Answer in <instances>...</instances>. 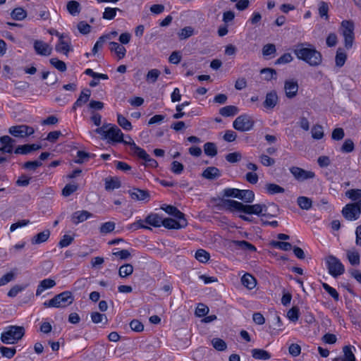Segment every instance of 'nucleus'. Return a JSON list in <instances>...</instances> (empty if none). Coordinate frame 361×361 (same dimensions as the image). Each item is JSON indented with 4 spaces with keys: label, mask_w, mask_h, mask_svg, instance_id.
I'll return each mask as SVG.
<instances>
[{
    "label": "nucleus",
    "mask_w": 361,
    "mask_h": 361,
    "mask_svg": "<svg viewBox=\"0 0 361 361\" xmlns=\"http://www.w3.org/2000/svg\"><path fill=\"white\" fill-rule=\"evenodd\" d=\"M219 201L216 206L219 209H225L230 212H241L247 214L267 216V206L264 204H245L240 202L230 199L213 198L212 202Z\"/></svg>",
    "instance_id": "obj_1"
},
{
    "label": "nucleus",
    "mask_w": 361,
    "mask_h": 361,
    "mask_svg": "<svg viewBox=\"0 0 361 361\" xmlns=\"http://www.w3.org/2000/svg\"><path fill=\"white\" fill-rule=\"evenodd\" d=\"M295 54L311 66H317L322 61V56L312 45L310 44H298L295 49Z\"/></svg>",
    "instance_id": "obj_2"
},
{
    "label": "nucleus",
    "mask_w": 361,
    "mask_h": 361,
    "mask_svg": "<svg viewBox=\"0 0 361 361\" xmlns=\"http://www.w3.org/2000/svg\"><path fill=\"white\" fill-rule=\"evenodd\" d=\"M74 298L70 291H63L43 303L44 307L64 308L73 303Z\"/></svg>",
    "instance_id": "obj_3"
},
{
    "label": "nucleus",
    "mask_w": 361,
    "mask_h": 361,
    "mask_svg": "<svg viewBox=\"0 0 361 361\" xmlns=\"http://www.w3.org/2000/svg\"><path fill=\"white\" fill-rule=\"evenodd\" d=\"M25 334V329L20 326H9L1 334V340L4 343L13 344L20 340Z\"/></svg>",
    "instance_id": "obj_4"
},
{
    "label": "nucleus",
    "mask_w": 361,
    "mask_h": 361,
    "mask_svg": "<svg viewBox=\"0 0 361 361\" xmlns=\"http://www.w3.org/2000/svg\"><path fill=\"white\" fill-rule=\"evenodd\" d=\"M341 34L344 37V45L347 49L353 47L354 42V28L355 25L352 20H343L341 22Z\"/></svg>",
    "instance_id": "obj_5"
},
{
    "label": "nucleus",
    "mask_w": 361,
    "mask_h": 361,
    "mask_svg": "<svg viewBox=\"0 0 361 361\" xmlns=\"http://www.w3.org/2000/svg\"><path fill=\"white\" fill-rule=\"evenodd\" d=\"M254 126V121L251 116L243 114L238 116L233 123V128L241 132L250 130Z\"/></svg>",
    "instance_id": "obj_6"
},
{
    "label": "nucleus",
    "mask_w": 361,
    "mask_h": 361,
    "mask_svg": "<svg viewBox=\"0 0 361 361\" xmlns=\"http://www.w3.org/2000/svg\"><path fill=\"white\" fill-rule=\"evenodd\" d=\"M326 262L329 274L334 277H337L344 273V266L336 257L329 256L326 259Z\"/></svg>",
    "instance_id": "obj_7"
},
{
    "label": "nucleus",
    "mask_w": 361,
    "mask_h": 361,
    "mask_svg": "<svg viewBox=\"0 0 361 361\" xmlns=\"http://www.w3.org/2000/svg\"><path fill=\"white\" fill-rule=\"evenodd\" d=\"M107 133V139L109 140V142H123L124 145H128V142L126 140H123V134L120 128L116 125L110 123Z\"/></svg>",
    "instance_id": "obj_8"
},
{
    "label": "nucleus",
    "mask_w": 361,
    "mask_h": 361,
    "mask_svg": "<svg viewBox=\"0 0 361 361\" xmlns=\"http://www.w3.org/2000/svg\"><path fill=\"white\" fill-rule=\"evenodd\" d=\"M8 131L13 136L17 137H25L35 133L32 127L26 125L11 126Z\"/></svg>",
    "instance_id": "obj_9"
},
{
    "label": "nucleus",
    "mask_w": 361,
    "mask_h": 361,
    "mask_svg": "<svg viewBox=\"0 0 361 361\" xmlns=\"http://www.w3.org/2000/svg\"><path fill=\"white\" fill-rule=\"evenodd\" d=\"M55 49L57 52L63 53L66 56H68V52L72 51L71 39L66 34L60 36Z\"/></svg>",
    "instance_id": "obj_10"
},
{
    "label": "nucleus",
    "mask_w": 361,
    "mask_h": 361,
    "mask_svg": "<svg viewBox=\"0 0 361 361\" xmlns=\"http://www.w3.org/2000/svg\"><path fill=\"white\" fill-rule=\"evenodd\" d=\"M361 212L355 205L350 204H346L342 209L343 216L348 221H355L359 219Z\"/></svg>",
    "instance_id": "obj_11"
},
{
    "label": "nucleus",
    "mask_w": 361,
    "mask_h": 361,
    "mask_svg": "<svg viewBox=\"0 0 361 361\" xmlns=\"http://www.w3.org/2000/svg\"><path fill=\"white\" fill-rule=\"evenodd\" d=\"M188 224L185 218L173 219L166 218L163 219L162 226L169 229H179L185 228Z\"/></svg>",
    "instance_id": "obj_12"
},
{
    "label": "nucleus",
    "mask_w": 361,
    "mask_h": 361,
    "mask_svg": "<svg viewBox=\"0 0 361 361\" xmlns=\"http://www.w3.org/2000/svg\"><path fill=\"white\" fill-rule=\"evenodd\" d=\"M128 192L130 197L134 200L146 202L149 200L150 195L147 190L135 188L129 190Z\"/></svg>",
    "instance_id": "obj_13"
},
{
    "label": "nucleus",
    "mask_w": 361,
    "mask_h": 361,
    "mask_svg": "<svg viewBox=\"0 0 361 361\" xmlns=\"http://www.w3.org/2000/svg\"><path fill=\"white\" fill-rule=\"evenodd\" d=\"M34 49L38 55L49 56L51 54L52 48L46 42L41 40H35Z\"/></svg>",
    "instance_id": "obj_14"
},
{
    "label": "nucleus",
    "mask_w": 361,
    "mask_h": 361,
    "mask_svg": "<svg viewBox=\"0 0 361 361\" xmlns=\"http://www.w3.org/2000/svg\"><path fill=\"white\" fill-rule=\"evenodd\" d=\"M353 349L355 350L354 346L345 345L343 348V355L334 358L332 361H355Z\"/></svg>",
    "instance_id": "obj_15"
},
{
    "label": "nucleus",
    "mask_w": 361,
    "mask_h": 361,
    "mask_svg": "<svg viewBox=\"0 0 361 361\" xmlns=\"http://www.w3.org/2000/svg\"><path fill=\"white\" fill-rule=\"evenodd\" d=\"M315 177V173L312 171H307L299 167H295V179L302 182L306 180L313 179Z\"/></svg>",
    "instance_id": "obj_16"
},
{
    "label": "nucleus",
    "mask_w": 361,
    "mask_h": 361,
    "mask_svg": "<svg viewBox=\"0 0 361 361\" xmlns=\"http://www.w3.org/2000/svg\"><path fill=\"white\" fill-rule=\"evenodd\" d=\"M0 142L2 147H0V152L3 153H12L15 140L8 135H4L0 137Z\"/></svg>",
    "instance_id": "obj_17"
},
{
    "label": "nucleus",
    "mask_w": 361,
    "mask_h": 361,
    "mask_svg": "<svg viewBox=\"0 0 361 361\" xmlns=\"http://www.w3.org/2000/svg\"><path fill=\"white\" fill-rule=\"evenodd\" d=\"M91 95V90L90 89H84L79 96V97L77 99L75 102L73 104V106L72 107L73 111H75L78 107H80L82 105H84L85 103H87Z\"/></svg>",
    "instance_id": "obj_18"
},
{
    "label": "nucleus",
    "mask_w": 361,
    "mask_h": 361,
    "mask_svg": "<svg viewBox=\"0 0 361 361\" xmlns=\"http://www.w3.org/2000/svg\"><path fill=\"white\" fill-rule=\"evenodd\" d=\"M277 102L278 96L276 91H271L267 94L263 105L266 109H272L276 105Z\"/></svg>",
    "instance_id": "obj_19"
},
{
    "label": "nucleus",
    "mask_w": 361,
    "mask_h": 361,
    "mask_svg": "<svg viewBox=\"0 0 361 361\" xmlns=\"http://www.w3.org/2000/svg\"><path fill=\"white\" fill-rule=\"evenodd\" d=\"M220 170L214 166L207 167L202 173V176L207 180H215L221 176Z\"/></svg>",
    "instance_id": "obj_20"
},
{
    "label": "nucleus",
    "mask_w": 361,
    "mask_h": 361,
    "mask_svg": "<svg viewBox=\"0 0 361 361\" xmlns=\"http://www.w3.org/2000/svg\"><path fill=\"white\" fill-rule=\"evenodd\" d=\"M91 216H92V214L86 210L78 211L73 214L72 221L75 224H78Z\"/></svg>",
    "instance_id": "obj_21"
},
{
    "label": "nucleus",
    "mask_w": 361,
    "mask_h": 361,
    "mask_svg": "<svg viewBox=\"0 0 361 361\" xmlns=\"http://www.w3.org/2000/svg\"><path fill=\"white\" fill-rule=\"evenodd\" d=\"M109 49L111 52H115L118 59L124 58L126 54V48L116 42H111L109 43Z\"/></svg>",
    "instance_id": "obj_22"
},
{
    "label": "nucleus",
    "mask_w": 361,
    "mask_h": 361,
    "mask_svg": "<svg viewBox=\"0 0 361 361\" xmlns=\"http://www.w3.org/2000/svg\"><path fill=\"white\" fill-rule=\"evenodd\" d=\"M56 285L54 280L51 279H45L40 281L36 290V295H40L45 290L51 288Z\"/></svg>",
    "instance_id": "obj_23"
},
{
    "label": "nucleus",
    "mask_w": 361,
    "mask_h": 361,
    "mask_svg": "<svg viewBox=\"0 0 361 361\" xmlns=\"http://www.w3.org/2000/svg\"><path fill=\"white\" fill-rule=\"evenodd\" d=\"M50 236L49 230L47 229L34 235L31 239L32 245L40 244L46 242Z\"/></svg>",
    "instance_id": "obj_24"
},
{
    "label": "nucleus",
    "mask_w": 361,
    "mask_h": 361,
    "mask_svg": "<svg viewBox=\"0 0 361 361\" xmlns=\"http://www.w3.org/2000/svg\"><path fill=\"white\" fill-rule=\"evenodd\" d=\"M130 147V149L133 151L134 155L137 156L138 158L145 161L147 156L149 155L146 151L141 147L136 145L134 141L130 142L128 144Z\"/></svg>",
    "instance_id": "obj_25"
},
{
    "label": "nucleus",
    "mask_w": 361,
    "mask_h": 361,
    "mask_svg": "<svg viewBox=\"0 0 361 361\" xmlns=\"http://www.w3.org/2000/svg\"><path fill=\"white\" fill-rule=\"evenodd\" d=\"M242 284L249 290L253 289L257 284L256 279L253 276L247 273L241 278Z\"/></svg>",
    "instance_id": "obj_26"
},
{
    "label": "nucleus",
    "mask_w": 361,
    "mask_h": 361,
    "mask_svg": "<svg viewBox=\"0 0 361 361\" xmlns=\"http://www.w3.org/2000/svg\"><path fill=\"white\" fill-rule=\"evenodd\" d=\"M145 222L154 227L162 226L163 219L157 214H151L145 219Z\"/></svg>",
    "instance_id": "obj_27"
},
{
    "label": "nucleus",
    "mask_w": 361,
    "mask_h": 361,
    "mask_svg": "<svg viewBox=\"0 0 361 361\" xmlns=\"http://www.w3.org/2000/svg\"><path fill=\"white\" fill-rule=\"evenodd\" d=\"M161 209L167 214L174 216L176 219L185 218V214L174 206L164 205L161 207Z\"/></svg>",
    "instance_id": "obj_28"
},
{
    "label": "nucleus",
    "mask_w": 361,
    "mask_h": 361,
    "mask_svg": "<svg viewBox=\"0 0 361 361\" xmlns=\"http://www.w3.org/2000/svg\"><path fill=\"white\" fill-rule=\"evenodd\" d=\"M238 111V107L233 105L226 106L219 109V114L224 117L233 116L236 115Z\"/></svg>",
    "instance_id": "obj_29"
},
{
    "label": "nucleus",
    "mask_w": 361,
    "mask_h": 361,
    "mask_svg": "<svg viewBox=\"0 0 361 361\" xmlns=\"http://www.w3.org/2000/svg\"><path fill=\"white\" fill-rule=\"evenodd\" d=\"M239 200L246 203H251L255 200V193L251 190H240Z\"/></svg>",
    "instance_id": "obj_30"
},
{
    "label": "nucleus",
    "mask_w": 361,
    "mask_h": 361,
    "mask_svg": "<svg viewBox=\"0 0 361 361\" xmlns=\"http://www.w3.org/2000/svg\"><path fill=\"white\" fill-rule=\"evenodd\" d=\"M297 203L300 209L309 210L312 206V200L305 196H300L297 198Z\"/></svg>",
    "instance_id": "obj_31"
},
{
    "label": "nucleus",
    "mask_w": 361,
    "mask_h": 361,
    "mask_svg": "<svg viewBox=\"0 0 361 361\" xmlns=\"http://www.w3.org/2000/svg\"><path fill=\"white\" fill-rule=\"evenodd\" d=\"M252 356L256 360H269L271 357V355L263 349L255 348L252 349Z\"/></svg>",
    "instance_id": "obj_32"
},
{
    "label": "nucleus",
    "mask_w": 361,
    "mask_h": 361,
    "mask_svg": "<svg viewBox=\"0 0 361 361\" xmlns=\"http://www.w3.org/2000/svg\"><path fill=\"white\" fill-rule=\"evenodd\" d=\"M66 8L68 13L73 16L78 15L80 12V4L77 1H68Z\"/></svg>",
    "instance_id": "obj_33"
},
{
    "label": "nucleus",
    "mask_w": 361,
    "mask_h": 361,
    "mask_svg": "<svg viewBox=\"0 0 361 361\" xmlns=\"http://www.w3.org/2000/svg\"><path fill=\"white\" fill-rule=\"evenodd\" d=\"M121 182L116 178H110L105 179V189L106 190H113L121 187Z\"/></svg>",
    "instance_id": "obj_34"
},
{
    "label": "nucleus",
    "mask_w": 361,
    "mask_h": 361,
    "mask_svg": "<svg viewBox=\"0 0 361 361\" xmlns=\"http://www.w3.org/2000/svg\"><path fill=\"white\" fill-rule=\"evenodd\" d=\"M269 245L274 248H277L283 251H288L292 249V245L288 242L271 240L269 243Z\"/></svg>",
    "instance_id": "obj_35"
},
{
    "label": "nucleus",
    "mask_w": 361,
    "mask_h": 361,
    "mask_svg": "<svg viewBox=\"0 0 361 361\" xmlns=\"http://www.w3.org/2000/svg\"><path fill=\"white\" fill-rule=\"evenodd\" d=\"M133 272V267L130 264H125L119 267L118 275L121 278H126Z\"/></svg>",
    "instance_id": "obj_36"
},
{
    "label": "nucleus",
    "mask_w": 361,
    "mask_h": 361,
    "mask_svg": "<svg viewBox=\"0 0 361 361\" xmlns=\"http://www.w3.org/2000/svg\"><path fill=\"white\" fill-rule=\"evenodd\" d=\"M11 18L16 20H22L27 16L26 11L20 7L16 8L11 13Z\"/></svg>",
    "instance_id": "obj_37"
},
{
    "label": "nucleus",
    "mask_w": 361,
    "mask_h": 361,
    "mask_svg": "<svg viewBox=\"0 0 361 361\" xmlns=\"http://www.w3.org/2000/svg\"><path fill=\"white\" fill-rule=\"evenodd\" d=\"M195 257L201 263H206L210 258V255L208 252L203 249H199L196 251Z\"/></svg>",
    "instance_id": "obj_38"
},
{
    "label": "nucleus",
    "mask_w": 361,
    "mask_h": 361,
    "mask_svg": "<svg viewBox=\"0 0 361 361\" xmlns=\"http://www.w3.org/2000/svg\"><path fill=\"white\" fill-rule=\"evenodd\" d=\"M204 151L205 154L214 157L217 154V148L214 142H206L204 145Z\"/></svg>",
    "instance_id": "obj_39"
},
{
    "label": "nucleus",
    "mask_w": 361,
    "mask_h": 361,
    "mask_svg": "<svg viewBox=\"0 0 361 361\" xmlns=\"http://www.w3.org/2000/svg\"><path fill=\"white\" fill-rule=\"evenodd\" d=\"M347 59V54L343 51V50L341 48H338L336 51V64L338 67H342L346 61Z\"/></svg>",
    "instance_id": "obj_40"
},
{
    "label": "nucleus",
    "mask_w": 361,
    "mask_h": 361,
    "mask_svg": "<svg viewBox=\"0 0 361 361\" xmlns=\"http://www.w3.org/2000/svg\"><path fill=\"white\" fill-rule=\"evenodd\" d=\"M117 122L125 130H130L133 128L131 123L121 114H117Z\"/></svg>",
    "instance_id": "obj_41"
},
{
    "label": "nucleus",
    "mask_w": 361,
    "mask_h": 361,
    "mask_svg": "<svg viewBox=\"0 0 361 361\" xmlns=\"http://www.w3.org/2000/svg\"><path fill=\"white\" fill-rule=\"evenodd\" d=\"M311 133L312 138L314 140H320L323 138L324 135L323 127L319 124L313 126L311 130Z\"/></svg>",
    "instance_id": "obj_42"
},
{
    "label": "nucleus",
    "mask_w": 361,
    "mask_h": 361,
    "mask_svg": "<svg viewBox=\"0 0 361 361\" xmlns=\"http://www.w3.org/2000/svg\"><path fill=\"white\" fill-rule=\"evenodd\" d=\"M260 73L264 75L265 80L269 81L272 79H276V72L274 69L270 68H262Z\"/></svg>",
    "instance_id": "obj_43"
},
{
    "label": "nucleus",
    "mask_w": 361,
    "mask_h": 361,
    "mask_svg": "<svg viewBox=\"0 0 361 361\" xmlns=\"http://www.w3.org/2000/svg\"><path fill=\"white\" fill-rule=\"evenodd\" d=\"M267 192L270 195L281 193L284 192V188L274 183H267L265 185Z\"/></svg>",
    "instance_id": "obj_44"
},
{
    "label": "nucleus",
    "mask_w": 361,
    "mask_h": 361,
    "mask_svg": "<svg viewBox=\"0 0 361 361\" xmlns=\"http://www.w3.org/2000/svg\"><path fill=\"white\" fill-rule=\"evenodd\" d=\"M234 244L239 247L240 249L244 250H249L250 252L256 251L255 245L245 240H235L233 242Z\"/></svg>",
    "instance_id": "obj_45"
},
{
    "label": "nucleus",
    "mask_w": 361,
    "mask_h": 361,
    "mask_svg": "<svg viewBox=\"0 0 361 361\" xmlns=\"http://www.w3.org/2000/svg\"><path fill=\"white\" fill-rule=\"evenodd\" d=\"M212 345L218 351H224L227 348L226 343L219 338H213Z\"/></svg>",
    "instance_id": "obj_46"
},
{
    "label": "nucleus",
    "mask_w": 361,
    "mask_h": 361,
    "mask_svg": "<svg viewBox=\"0 0 361 361\" xmlns=\"http://www.w3.org/2000/svg\"><path fill=\"white\" fill-rule=\"evenodd\" d=\"M222 194H223L222 198H224V199H225L224 197H234V198L238 199L239 195H240V189L231 188H225L222 191Z\"/></svg>",
    "instance_id": "obj_47"
},
{
    "label": "nucleus",
    "mask_w": 361,
    "mask_h": 361,
    "mask_svg": "<svg viewBox=\"0 0 361 361\" xmlns=\"http://www.w3.org/2000/svg\"><path fill=\"white\" fill-rule=\"evenodd\" d=\"M94 157V154L79 150L77 152L78 159L75 161V162L77 164H82L85 161H87L90 158H92Z\"/></svg>",
    "instance_id": "obj_48"
},
{
    "label": "nucleus",
    "mask_w": 361,
    "mask_h": 361,
    "mask_svg": "<svg viewBox=\"0 0 361 361\" xmlns=\"http://www.w3.org/2000/svg\"><path fill=\"white\" fill-rule=\"evenodd\" d=\"M160 74H161V72L159 70L156 69V68L152 69L148 71V73L146 75V80L148 82L154 83L157 80Z\"/></svg>",
    "instance_id": "obj_49"
},
{
    "label": "nucleus",
    "mask_w": 361,
    "mask_h": 361,
    "mask_svg": "<svg viewBox=\"0 0 361 361\" xmlns=\"http://www.w3.org/2000/svg\"><path fill=\"white\" fill-rule=\"evenodd\" d=\"M194 34V29L191 26H187L180 30L178 33L180 39H185L191 37Z\"/></svg>",
    "instance_id": "obj_50"
},
{
    "label": "nucleus",
    "mask_w": 361,
    "mask_h": 361,
    "mask_svg": "<svg viewBox=\"0 0 361 361\" xmlns=\"http://www.w3.org/2000/svg\"><path fill=\"white\" fill-rule=\"evenodd\" d=\"M49 62L59 71L64 72L66 71V64L63 61L59 60L56 58H52L49 60Z\"/></svg>",
    "instance_id": "obj_51"
},
{
    "label": "nucleus",
    "mask_w": 361,
    "mask_h": 361,
    "mask_svg": "<svg viewBox=\"0 0 361 361\" xmlns=\"http://www.w3.org/2000/svg\"><path fill=\"white\" fill-rule=\"evenodd\" d=\"M117 11H120V9L117 8L107 7L105 8L102 17L106 20H112L115 18Z\"/></svg>",
    "instance_id": "obj_52"
},
{
    "label": "nucleus",
    "mask_w": 361,
    "mask_h": 361,
    "mask_svg": "<svg viewBox=\"0 0 361 361\" xmlns=\"http://www.w3.org/2000/svg\"><path fill=\"white\" fill-rule=\"evenodd\" d=\"M345 195L353 201H357L361 198V190L360 189H351L348 190L345 192Z\"/></svg>",
    "instance_id": "obj_53"
},
{
    "label": "nucleus",
    "mask_w": 361,
    "mask_h": 361,
    "mask_svg": "<svg viewBox=\"0 0 361 361\" xmlns=\"http://www.w3.org/2000/svg\"><path fill=\"white\" fill-rule=\"evenodd\" d=\"M189 104H190V102H188V101L184 102L182 104H178L176 107V110L177 113L173 114V118L175 119H179V118H183V116L185 115V113L183 112L182 111L184 107H185L186 106H188Z\"/></svg>",
    "instance_id": "obj_54"
},
{
    "label": "nucleus",
    "mask_w": 361,
    "mask_h": 361,
    "mask_svg": "<svg viewBox=\"0 0 361 361\" xmlns=\"http://www.w3.org/2000/svg\"><path fill=\"white\" fill-rule=\"evenodd\" d=\"M347 257L352 265H357L360 264V255L357 252L348 251Z\"/></svg>",
    "instance_id": "obj_55"
},
{
    "label": "nucleus",
    "mask_w": 361,
    "mask_h": 361,
    "mask_svg": "<svg viewBox=\"0 0 361 361\" xmlns=\"http://www.w3.org/2000/svg\"><path fill=\"white\" fill-rule=\"evenodd\" d=\"M284 90L288 98H293V80H289L285 82Z\"/></svg>",
    "instance_id": "obj_56"
},
{
    "label": "nucleus",
    "mask_w": 361,
    "mask_h": 361,
    "mask_svg": "<svg viewBox=\"0 0 361 361\" xmlns=\"http://www.w3.org/2000/svg\"><path fill=\"white\" fill-rule=\"evenodd\" d=\"M355 149L354 142L350 139H346L343 142L341 150L344 153H350Z\"/></svg>",
    "instance_id": "obj_57"
},
{
    "label": "nucleus",
    "mask_w": 361,
    "mask_h": 361,
    "mask_svg": "<svg viewBox=\"0 0 361 361\" xmlns=\"http://www.w3.org/2000/svg\"><path fill=\"white\" fill-rule=\"evenodd\" d=\"M92 322L94 324H99L103 322V320H105V323L107 322V317L105 314H101L97 312H92L90 315Z\"/></svg>",
    "instance_id": "obj_58"
},
{
    "label": "nucleus",
    "mask_w": 361,
    "mask_h": 361,
    "mask_svg": "<svg viewBox=\"0 0 361 361\" xmlns=\"http://www.w3.org/2000/svg\"><path fill=\"white\" fill-rule=\"evenodd\" d=\"M16 349L14 348H7L4 346L0 347L1 354L7 358H11L16 354Z\"/></svg>",
    "instance_id": "obj_59"
},
{
    "label": "nucleus",
    "mask_w": 361,
    "mask_h": 361,
    "mask_svg": "<svg viewBox=\"0 0 361 361\" xmlns=\"http://www.w3.org/2000/svg\"><path fill=\"white\" fill-rule=\"evenodd\" d=\"M318 10L320 17H325L326 19L328 18L329 6L326 2L320 1L319 4Z\"/></svg>",
    "instance_id": "obj_60"
},
{
    "label": "nucleus",
    "mask_w": 361,
    "mask_h": 361,
    "mask_svg": "<svg viewBox=\"0 0 361 361\" xmlns=\"http://www.w3.org/2000/svg\"><path fill=\"white\" fill-rule=\"evenodd\" d=\"M85 73L89 76L92 77L94 79H102V80H107L109 79V77L106 74L103 73H98L94 72L91 68H87L85 70Z\"/></svg>",
    "instance_id": "obj_61"
},
{
    "label": "nucleus",
    "mask_w": 361,
    "mask_h": 361,
    "mask_svg": "<svg viewBox=\"0 0 361 361\" xmlns=\"http://www.w3.org/2000/svg\"><path fill=\"white\" fill-rule=\"evenodd\" d=\"M115 228V223L108 221L102 224L100 227V232L102 233H108L114 231Z\"/></svg>",
    "instance_id": "obj_62"
},
{
    "label": "nucleus",
    "mask_w": 361,
    "mask_h": 361,
    "mask_svg": "<svg viewBox=\"0 0 361 361\" xmlns=\"http://www.w3.org/2000/svg\"><path fill=\"white\" fill-rule=\"evenodd\" d=\"M78 189V185L75 184H67L62 190V195L65 197L70 196Z\"/></svg>",
    "instance_id": "obj_63"
},
{
    "label": "nucleus",
    "mask_w": 361,
    "mask_h": 361,
    "mask_svg": "<svg viewBox=\"0 0 361 361\" xmlns=\"http://www.w3.org/2000/svg\"><path fill=\"white\" fill-rule=\"evenodd\" d=\"M15 279V273L10 271L0 279V286H5Z\"/></svg>",
    "instance_id": "obj_64"
}]
</instances>
